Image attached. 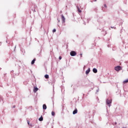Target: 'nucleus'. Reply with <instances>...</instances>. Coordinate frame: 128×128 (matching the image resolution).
<instances>
[{"instance_id":"obj_1","label":"nucleus","mask_w":128,"mask_h":128,"mask_svg":"<svg viewBox=\"0 0 128 128\" xmlns=\"http://www.w3.org/2000/svg\"><path fill=\"white\" fill-rule=\"evenodd\" d=\"M70 54L71 56H76V52L74 51H71Z\"/></svg>"},{"instance_id":"obj_2","label":"nucleus","mask_w":128,"mask_h":128,"mask_svg":"<svg viewBox=\"0 0 128 128\" xmlns=\"http://www.w3.org/2000/svg\"><path fill=\"white\" fill-rule=\"evenodd\" d=\"M114 70H115L118 72V70H122V67H120V66H117L115 67Z\"/></svg>"},{"instance_id":"obj_3","label":"nucleus","mask_w":128,"mask_h":128,"mask_svg":"<svg viewBox=\"0 0 128 128\" xmlns=\"http://www.w3.org/2000/svg\"><path fill=\"white\" fill-rule=\"evenodd\" d=\"M61 16L62 22H66V18H64V15H62Z\"/></svg>"},{"instance_id":"obj_4","label":"nucleus","mask_w":128,"mask_h":128,"mask_svg":"<svg viewBox=\"0 0 128 128\" xmlns=\"http://www.w3.org/2000/svg\"><path fill=\"white\" fill-rule=\"evenodd\" d=\"M106 104H112V100H107Z\"/></svg>"},{"instance_id":"obj_5","label":"nucleus","mask_w":128,"mask_h":128,"mask_svg":"<svg viewBox=\"0 0 128 128\" xmlns=\"http://www.w3.org/2000/svg\"><path fill=\"white\" fill-rule=\"evenodd\" d=\"M90 68H88V70H86V74H90Z\"/></svg>"},{"instance_id":"obj_6","label":"nucleus","mask_w":128,"mask_h":128,"mask_svg":"<svg viewBox=\"0 0 128 128\" xmlns=\"http://www.w3.org/2000/svg\"><path fill=\"white\" fill-rule=\"evenodd\" d=\"M78 114V109L76 108L73 111V114Z\"/></svg>"},{"instance_id":"obj_7","label":"nucleus","mask_w":128,"mask_h":128,"mask_svg":"<svg viewBox=\"0 0 128 128\" xmlns=\"http://www.w3.org/2000/svg\"><path fill=\"white\" fill-rule=\"evenodd\" d=\"M93 72H94V74H96V72H98V70H96V68H93Z\"/></svg>"},{"instance_id":"obj_8","label":"nucleus","mask_w":128,"mask_h":128,"mask_svg":"<svg viewBox=\"0 0 128 128\" xmlns=\"http://www.w3.org/2000/svg\"><path fill=\"white\" fill-rule=\"evenodd\" d=\"M37 90H38V88L34 87V92H36Z\"/></svg>"},{"instance_id":"obj_9","label":"nucleus","mask_w":128,"mask_h":128,"mask_svg":"<svg viewBox=\"0 0 128 128\" xmlns=\"http://www.w3.org/2000/svg\"><path fill=\"white\" fill-rule=\"evenodd\" d=\"M76 8H77V10H78V12H80V13L82 12V10L80 9L79 6H77Z\"/></svg>"},{"instance_id":"obj_10","label":"nucleus","mask_w":128,"mask_h":128,"mask_svg":"<svg viewBox=\"0 0 128 128\" xmlns=\"http://www.w3.org/2000/svg\"><path fill=\"white\" fill-rule=\"evenodd\" d=\"M36 58H34V59L32 61V62H31V64H34V62H36Z\"/></svg>"},{"instance_id":"obj_11","label":"nucleus","mask_w":128,"mask_h":128,"mask_svg":"<svg viewBox=\"0 0 128 128\" xmlns=\"http://www.w3.org/2000/svg\"><path fill=\"white\" fill-rule=\"evenodd\" d=\"M43 110H46V104H43Z\"/></svg>"},{"instance_id":"obj_12","label":"nucleus","mask_w":128,"mask_h":128,"mask_svg":"<svg viewBox=\"0 0 128 128\" xmlns=\"http://www.w3.org/2000/svg\"><path fill=\"white\" fill-rule=\"evenodd\" d=\"M39 120H40V122H42V120H44V118H42V116H41V117L39 118Z\"/></svg>"},{"instance_id":"obj_13","label":"nucleus","mask_w":128,"mask_h":128,"mask_svg":"<svg viewBox=\"0 0 128 128\" xmlns=\"http://www.w3.org/2000/svg\"><path fill=\"white\" fill-rule=\"evenodd\" d=\"M44 78H50V76H48V75L46 74V75L44 76Z\"/></svg>"},{"instance_id":"obj_14","label":"nucleus","mask_w":128,"mask_h":128,"mask_svg":"<svg viewBox=\"0 0 128 128\" xmlns=\"http://www.w3.org/2000/svg\"><path fill=\"white\" fill-rule=\"evenodd\" d=\"M123 82L124 84H126L127 82H128V79L124 80Z\"/></svg>"},{"instance_id":"obj_15","label":"nucleus","mask_w":128,"mask_h":128,"mask_svg":"<svg viewBox=\"0 0 128 128\" xmlns=\"http://www.w3.org/2000/svg\"><path fill=\"white\" fill-rule=\"evenodd\" d=\"M54 114H55L54 112H52V116H54Z\"/></svg>"},{"instance_id":"obj_16","label":"nucleus","mask_w":128,"mask_h":128,"mask_svg":"<svg viewBox=\"0 0 128 128\" xmlns=\"http://www.w3.org/2000/svg\"><path fill=\"white\" fill-rule=\"evenodd\" d=\"M56 32V29H54L52 30V32Z\"/></svg>"},{"instance_id":"obj_17","label":"nucleus","mask_w":128,"mask_h":128,"mask_svg":"<svg viewBox=\"0 0 128 128\" xmlns=\"http://www.w3.org/2000/svg\"><path fill=\"white\" fill-rule=\"evenodd\" d=\"M27 122H28V125H30V120H27Z\"/></svg>"},{"instance_id":"obj_18","label":"nucleus","mask_w":128,"mask_h":128,"mask_svg":"<svg viewBox=\"0 0 128 128\" xmlns=\"http://www.w3.org/2000/svg\"><path fill=\"white\" fill-rule=\"evenodd\" d=\"M59 60H62V56H59Z\"/></svg>"},{"instance_id":"obj_19","label":"nucleus","mask_w":128,"mask_h":128,"mask_svg":"<svg viewBox=\"0 0 128 128\" xmlns=\"http://www.w3.org/2000/svg\"><path fill=\"white\" fill-rule=\"evenodd\" d=\"M80 56L81 58H82V54H80Z\"/></svg>"},{"instance_id":"obj_20","label":"nucleus","mask_w":128,"mask_h":128,"mask_svg":"<svg viewBox=\"0 0 128 128\" xmlns=\"http://www.w3.org/2000/svg\"><path fill=\"white\" fill-rule=\"evenodd\" d=\"M105 8H106V5L104 4Z\"/></svg>"},{"instance_id":"obj_21","label":"nucleus","mask_w":128,"mask_h":128,"mask_svg":"<svg viewBox=\"0 0 128 128\" xmlns=\"http://www.w3.org/2000/svg\"><path fill=\"white\" fill-rule=\"evenodd\" d=\"M58 22H60V20L58 19Z\"/></svg>"},{"instance_id":"obj_22","label":"nucleus","mask_w":128,"mask_h":128,"mask_svg":"<svg viewBox=\"0 0 128 128\" xmlns=\"http://www.w3.org/2000/svg\"><path fill=\"white\" fill-rule=\"evenodd\" d=\"M13 108H16V106H13Z\"/></svg>"}]
</instances>
